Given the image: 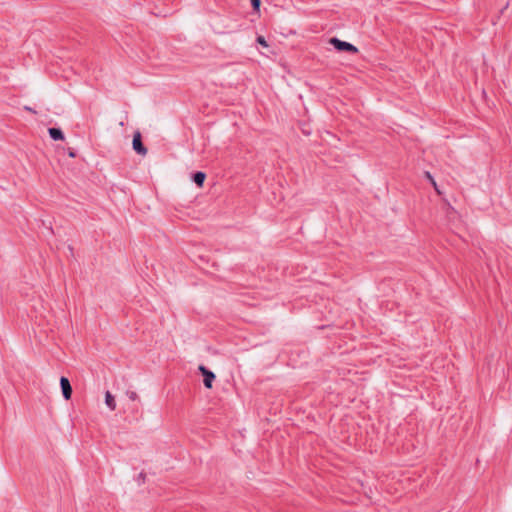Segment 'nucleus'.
Wrapping results in <instances>:
<instances>
[{
  "mask_svg": "<svg viewBox=\"0 0 512 512\" xmlns=\"http://www.w3.org/2000/svg\"><path fill=\"white\" fill-rule=\"evenodd\" d=\"M329 43L331 45H333L339 51H348V52H352V53L358 52L357 47H355L354 45H352L348 42L342 41L336 37L331 38L329 40Z\"/></svg>",
  "mask_w": 512,
  "mask_h": 512,
  "instance_id": "1",
  "label": "nucleus"
},
{
  "mask_svg": "<svg viewBox=\"0 0 512 512\" xmlns=\"http://www.w3.org/2000/svg\"><path fill=\"white\" fill-rule=\"evenodd\" d=\"M133 149L140 155L145 156L147 154V149L144 147L141 141V134L140 132H136L133 136Z\"/></svg>",
  "mask_w": 512,
  "mask_h": 512,
  "instance_id": "2",
  "label": "nucleus"
},
{
  "mask_svg": "<svg viewBox=\"0 0 512 512\" xmlns=\"http://www.w3.org/2000/svg\"><path fill=\"white\" fill-rule=\"evenodd\" d=\"M199 370L204 376V385L206 388L210 389L212 388V382L215 379V374L208 369H206L204 366H199Z\"/></svg>",
  "mask_w": 512,
  "mask_h": 512,
  "instance_id": "3",
  "label": "nucleus"
},
{
  "mask_svg": "<svg viewBox=\"0 0 512 512\" xmlns=\"http://www.w3.org/2000/svg\"><path fill=\"white\" fill-rule=\"evenodd\" d=\"M60 386L62 389L63 397L65 400H69L72 396V387L69 380L66 377H61Z\"/></svg>",
  "mask_w": 512,
  "mask_h": 512,
  "instance_id": "4",
  "label": "nucleus"
},
{
  "mask_svg": "<svg viewBox=\"0 0 512 512\" xmlns=\"http://www.w3.org/2000/svg\"><path fill=\"white\" fill-rule=\"evenodd\" d=\"M105 404L111 411H114L116 409L115 397L112 395L110 391L105 392Z\"/></svg>",
  "mask_w": 512,
  "mask_h": 512,
  "instance_id": "5",
  "label": "nucleus"
},
{
  "mask_svg": "<svg viewBox=\"0 0 512 512\" xmlns=\"http://www.w3.org/2000/svg\"><path fill=\"white\" fill-rule=\"evenodd\" d=\"M48 133L55 141L64 140V134L59 128H49Z\"/></svg>",
  "mask_w": 512,
  "mask_h": 512,
  "instance_id": "6",
  "label": "nucleus"
},
{
  "mask_svg": "<svg viewBox=\"0 0 512 512\" xmlns=\"http://www.w3.org/2000/svg\"><path fill=\"white\" fill-rule=\"evenodd\" d=\"M206 175L203 172H196L193 176L194 182L197 184V186L202 187L203 183L205 181Z\"/></svg>",
  "mask_w": 512,
  "mask_h": 512,
  "instance_id": "7",
  "label": "nucleus"
},
{
  "mask_svg": "<svg viewBox=\"0 0 512 512\" xmlns=\"http://www.w3.org/2000/svg\"><path fill=\"white\" fill-rule=\"evenodd\" d=\"M426 177L430 180V183H432V185H433V187L435 188V190L437 191V193H439V194H440V191H439V189H438V187H437L436 181L434 180V178L432 177V175H431L429 172H427V173H426Z\"/></svg>",
  "mask_w": 512,
  "mask_h": 512,
  "instance_id": "8",
  "label": "nucleus"
},
{
  "mask_svg": "<svg viewBox=\"0 0 512 512\" xmlns=\"http://www.w3.org/2000/svg\"><path fill=\"white\" fill-rule=\"evenodd\" d=\"M126 395L131 401H136L138 399V394L135 391H127Z\"/></svg>",
  "mask_w": 512,
  "mask_h": 512,
  "instance_id": "9",
  "label": "nucleus"
},
{
  "mask_svg": "<svg viewBox=\"0 0 512 512\" xmlns=\"http://www.w3.org/2000/svg\"><path fill=\"white\" fill-rule=\"evenodd\" d=\"M257 43H259L261 46L267 48L268 47V43L267 41L265 40V38L263 36H258L257 39H256Z\"/></svg>",
  "mask_w": 512,
  "mask_h": 512,
  "instance_id": "10",
  "label": "nucleus"
},
{
  "mask_svg": "<svg viewBox=\"0 0 512 512\" xmlns=\"http://www.w3.org/2000/svg\"><path fill=\"white\" fill-rule=\"evenodd\" d=\"M251 4H252L254 10L259 11L260 4H261L260 0H251Z\"/></svg>",
  "mask_w": 512,
  "mask_h": 512,
  "instance_id": "11",
  "label": "nucleus"
},
{
  "mask_svg": "<svg viewBox=\"0 0 512 512\" xmlns=\"http://www.w3.org/2000/svg\"><path fill=\"white\" fill-rule=\"evenodd\" d=\"M69 157L74 158L76 156L74 151H69L68 153Z\"/></svg>",
  "mask_w": 512,
  "mask_h": 512,
  "instance_id": "12",
  "label": "nucleus"
}]
</instances>
